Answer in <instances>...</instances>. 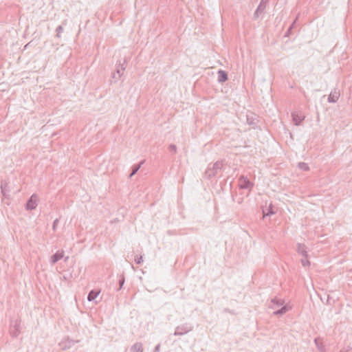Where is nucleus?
Instances as JSON below:
<instances>
[{
  "instance_id": "423d86ee",
  "label": "nucleus",
  "mask_w": 352,
  "mask_h": 352,
  "mask_svg": "<svg viewBox=\"0 0 352 352\" xmlns=\"http://www.w3.org/2000/svg\"><path fill=\"white\" fill-rule=\"evenodd\" d=\"M37 196L33 194L28 200L25 204V209L27 210H34L37 207Z\"/></svg>"
},
{
  "instance_id": "b1692460",
  "label": "nucleus",
  "mask_w": 352,
  "mask_h": 352,
  "mask_svg": "<svg viewBox=\"0 0 352 352\" xmlns=\"http://www.w3.org/2000/svg\"><path fill=\"white\" fill-rule=\"evenodd\" d=\"M124 282H125V277H124V274H122V275L120 276V278L118 280L119 288L118 290H120L122 288V287L124 284Z\"/></svg>"
},
{
  "instance_id": "2f4dec72",
  "label": "nucleus",
  "mask_w": 352,
  "mask_h": 352,
  "mask_svg": "<svg viewBox=\"0 0 352 352\" xmlns=\"http://www.w3.org/2000/svg\"><path fill=\"white\" fill-rule=\"evenodd\" d=\"M319 340H320V338H315V339H314V342H315V344H316V346H317L318 347H319V345H318Z\"/></svg>"
},
{
  "instance_id": "39448f33",
  "label": "nucleus",
  "mask_w": 352,
  "mask_h": 352,
  "mask_svg": "<svg viewBox=\"0 0 352 352\" xmlns=\"http://www.w3.org/2000/svg\"><path fill=\"white\" fill-rule=\"evenodd\" d=\"M126 63V60H124L123 63H121L120 61L116 69V72L112 74V78H114L116 81H117L123 74V72L125 70L124 65Z\"/></svg>"
},
{
  "instance_id": "f257e3e1",
  "label": "nucleus",
  "mask_w": 352,
  "mask_h": 352,
  "mask_svg": "<svg viewBox=\"0 0 352 352\" xmlns=\"http://www.w3.org/2000/svg\"><path fill=\"white\" fill-rule=\"evenodd\" d=\"M192 329V324L189 322H186L177 326L175 328L174 336H183L191 331Z\"/></svg>"
},
{
  "instance_id": "f8f14e48",
  "label": "nucleus",
  "mask_w": 352,
  "mask_h": 352,
  "mask_svg": "<svg viewBox=\"0 0 352 352\" xmlns=\"http://www.w3.org/2000/svg\"><path fill=\"white\" fill-rule=\"evenodd\" d=\"M1 193L4 197L7 198L10 196V187L8 183L6 181H1Z\"/></svg>"
},
{
  "instance_id": "1a4fd4ad",
  "label": "nucleus",
  "mask_w": 352,
  "mask_h": 352,
  "mask_svg": "<svg viewBox=\"0 0 352 352\" xmlns=\"http://www.w3.org/2000/svg\"><path fill=\"white\" fill-rule=\"evenodd\" d=\"M340 90H338V89H334L333 91H331L330 94L329 95L327 100L330 103H335L340 98Z\"/></svg>"
},
{
  "instance_id": "4be33fe9",
  "label": "nucleus",
  "mask_w": 352,
  "mask_h": 352,
  "mask_svg": "<svg viewBox=\"0 0 352 352\" xmlns=\"http://www.w3.org/2000/svg\"><path fill=\"white\" fill-rule=\"evenodd\" d=\"M206 176L208 179H211L213 177H215L217 175L216 172H214V170L213 169V167L208 166L205 172Z\"/></svg>"
},
{
  "instance_id": "c85d7f7f",
  "label": "nucleus",
  "mask_w": 352,
  "mask_h": 352,
  "mask_svg": "<svg viewBox=\"0 0 352 352\" xmlns=\"http://www.w3.org/2000/svg\"><path fill=\"white\" fill-rule=\"evenodd\" d=\"M170 152L175 153L177 152V146L175 144H170L168 147Z\"/></svg>"
},
{
  "instance_id": "5701e85b",
  "label": "nucleus",
  "mask_w": 352,
  "mask_h": 352,
  "mask_svg": "<svg viewBox=\"0 0 352 352\" xmlns=\"http://www.w3.org/2000/svg\"><path fill=\"white\" fill-rule=\"evenodd\" d=\"M298 167L302 170H304V171H307L309 170V165L305 163V162H299L298 164Z\"/></svg>"
},
{
  "instance_id": "c756f323",
  "label": "nucleus",
  "mask_w": 352,
  "mask_h": 352,
  "mask_svg": "<svg viewBox=\"0 0 352 352\" xmlns=\"http://www.w3.org/2000/svg\"><path fill=\"white\" fill-rule=\"evenodd\" d=\"M58 222H59L58 219H56L54 221L53 224H52V229H53V230H56V226H57Z\"/></svg>"
},
{
  "instance_id": "f3484780",
  "label": "nucleus",
  "mask_w": 352,
  "mask_h": 352,
  "mask_svg": "<svg viewBox=\"0 0 352 352\" xmlns=\"http://www.w3.org/2000/svg\"><path fill=\"white\" fill-rule=\"evenodd\" d=\"M144 160L140 161L138 164H133L131 167V173L129 175V177L131 178L133 175H135L137 172L140 170L141 166L144 164Z\"/></svg>"
},
{
  "instance_id": "4468645a",
  "label": "nucleus",
  "mask_w": 352,
  "mask_h": 352,
  "mask_svg": "<svg viewBox=\"0 0 352 352\" xmlns=\"http://www.w3.org/2000/svg\"><path fill=\"white\" fill-rule=\"evenodd\" d=\"M217 74H218V82H219L223 83L228 80V74L226 71L222 70V69H219Z\"/></svg>"
},
{
  "instance_id": "6ab92c4d",
  "label": "nucleus",
  "mask_w": 352,
  "mask_h": 352,
  "mask_svg": "<svg viewBox=\"0 0 352 352\" xmlns=\"http://www.w3.org/2000/svg\"><path fill=\"white\" fill-rule=\"evenodd\" d=\"M130 352H143L142 344L141 342L135 343L130 348Z\"/></svg>"
},
{
  "instance_id": "412c9836",
  "label": "nucleus",
  "mask_w": 352,
  "mask_h": 352,
  "mask_svg": "<svg viewBox=\"0 0 352 352\" xmlns=\"http://www.w3.org/2000/svg\"><path fill=\"white\" fill-rule=\"evenodd\" d=\"M214 172L218 175V173L222 170L223 166V163L222 161H217L212 166Z\"/></svg>"
},
{
  "instance_id": "ddd939ff",
  "label": "nucleus",
  "mask_w": 352,
  "mask_h": 352,
  "mask_svg": "<svg viewBox=\"0 0 352 352\" xmlns=\"http://www.w3.org/2000/svg\"><path fill=\"white\" fill-rule=\"evenodd\" d=\"M292 309V307L289 305L288 304L285 305L284 306L281 307L280 309H277L276 311L273 312V315L274 316H283L285 314H286L287 311Z\"/></svg>"
},
{
  "instance_id": "a211bd4d",
  "label": "nucleus",
  "mask_w": 352,
  "mask_h": 352,
  "mask_svg": "<svg viewBox=\"0 0 352 352\" xmlns=\"http://www.w3.org/2000/svg\"><path fill=\"white\" fill-rule=\"evenodd\" d=\"M247 122L253 128H256L257 126V123H258V120L254 116V115H252V116H248V115L247 116Z\"/></svg>"
},
{
  "instance_id": "dca6fc26",
  "label": "nucleus",
  "mask_w": 352,
  "mask_h": 352,
  "mask_svg": "<svg viewBox=\"0 0 352 352\" xmlns=\"http://www.w3.org/2000/svg\"><path fill=\"white\" fill-rule=\"evenodd\" d=\"M64 252L63 251L60 252L58 251L55 254H54L50 258V262L52 264H55L58 261H60L63 257Z\"/></svg>"
},
{
  "instance_id": "7c9ffc66",
  "label": "nucleus",
  "mask_w": 352,
  "mask_h": 352,
  "mask_svg": "<svg viewBox=\"0 0 352 352\" xmlns=\"http://www.w3.org/2000/svg\"><path fill=\"white\" fill-rule=\"evenodd\" d=\"M160 346H160V344H157L155 346V349H154V350H153V352H160Z\"/></svg>"
},
{
  "instance_id": "f03ea898",
  "label": "nucleus",
  "mask_w": 352,
  "mask_h": 352,
  "mask_svg": "<svg viewBox=\"0 0 352 352\" xmlns=\"http://www.w3.org/2000/svg\"><path fill=\"white\" fill-rule=\"evenodd\" d=\"M21 320L16 319L14 321L11 320L10 333L13 338H16L21 333Z\"/></svg>"
},
{
  "instance_id": "cd10ccee",
  "label": "nucleus",
  "mask_w": 352,
  "mask_h": 352,
  "mask_svg": "<svg viewBox=\"0 0 352 352\" xmlns=\"http://www.w3.org/2000/svg\"><path fill=\"white\" fill-rule=\"evenodd\" d=\"M142 261H143V258H142V256H136V257L135 258V262L138 265H140L142 263Z\"/></svg>"
},
{
  "instance_id": "393cba45",
  "label": "nucleus",
  "mask_w": 352,
  "mask_h": 352,
  "mask_svg": "<svg viewBox=\"0 0 352 352\" xmlns=\"http://www.w3.org/2000/svg\"><path fill=\"white\" fill-rule=\"evenodd\" d=\"M63 31H64L63 27L62 25H58L56 29V36L57 38H60L61 33H63Z\"/></svg>"
},
{
  "instance_id": "bb28decb",
  "label": "nucleus",
  "mask_w": 352,
  "mask_h": 352,
  "mask_svg": "<svg viewBox=\"0 0 352 352\" xmlns=\"http://www.w3.org/2000/svg\"><path fill=\"white\" fill-rule=\"evenodd\" d=\"M301 263L304 267H307L310 265V262L307 260V258H305L301 260Z\"/></svg>"
},
{
  "instance_id": "6e6552de",
  "label": "nucleus",
  "mask_w": 352,
  "mask_h": 352,
  "mask_svg": "<svg viewBox=\"0 0 352 352\" xmlns=\"http://www.w3.org/2000/svg\"><path fill=\"white\" fill-rule=\"evenodd\" d=\"M270 0H261L260 3L254 13V19H257L264 12Z\"/></svg>"
},
{
  "instance_id": "20e7f679",
  "label": "nucleus",
  "mask_w": 352,
  "mask_h": 352,
  "mask_svg": "<svg viewBox=\"0 0 352 352\" xmlns=\"http://www.w3.org/2000/svg\"><path fill=\"white\" fill-rule=\"evenodd\" d=\"M77 342H78V340H74L69 337H66L59 342V346L62 350H67L72 348Z\"/></svg>"
},
{
  "instance_id": "9d476101",
  "label": "nucleus",
  "mask_w": 352,
  "mask_h": 352,
  "mask_svg": "<svg viewBox=\"0 0 352 352\" xmlns=\"http://www.w3.org/2000/svg\"><path fill=\"white\" fill-rule=\"evenodd\" d=\"M285 300L283 299L278 298L276 297L272 298L271 305H269V308L274 309L279 307H283L285 305Z\"/></svg>"
},
{
  "instance_id": "473e14b6",
  "label": "nucleus",
  "mask_w": 352,
  "mask_h": 352,
  "mask_svg": "<svg viewBox=\"0 0 352 352\" xmlns=\"http://www.w3.org/2000/svg\"><path fill=\"white\" fill-rule=\"evenodd\" d=\"M242 201H243V198H239V199H238V201H237V202H238L239 204H241V203H242Z\"/></svg>"
},
{
  "instance_id": "aec40b11",
  "label": "nucleus",
  "mask_w": 352,
  "mask_h": 352,
  "mask_svg": "<svg viewBox=\"0 0 352 352\" xmlns=\"http://www.w3.org/2000/svg\"><path fill=\"white\" fill-rule=\"evenodd\" d=\"M99 293L100 292L96 289L91 290L88 294L87 300L90 302L94 300L98 296Z\"/></svg>"
},
{
  "instance_id": "2eb2a0df",
  "label": "nucleus",
  "mask_w": 352,
  "mask_h": 352,
  "mask_svg": "<svg viewBox=\"0 0 352 352\" xmlns=\"http://www.w3.org/2000/svg\"><path fill=\"white\" fill-rule=\"evenodd\" d=\"M296 250L298 253L301 254L304 258L308 257L307 248L305 244L298 243Z\"/></svg>"
},
{
  "instance_id": "9b49d317",
  "label": "nucleus",
  "mask_w": 352,
  "mask_h": 352,
  "mask_svg": "<svg viewBox=\"0 0 352 352\" xmlns=\"http://www.w3.org/2000/svg\"><path fill=\"white\" fill-rule=\"evenodd\" d=\"M292 117L293 122L295 125L298 126L301 124V122L305 120V116L299 113L298 112H293L292 113Z\"/></svg>"
},
{
  "instance_id": "a878e982",
  "label": "nucleus",
  "mask_w": 352,
  "mask_h": 352,
  "mask_svg": "<svg viewBox=\"0 0 352 352\" xmlns=\"http://www.w3.org/2000/svg\"><path fill=\"white\" fill-rule=\"evenodd\" d=\"M295 23H296V21H294L292 24L289 26V28H288V30H287V32H285V36H288L290 34H291V32H292V28L294 27L295 25Z\"/></svg>"
},
{
  "instance_id": "7ed1b4c3",
  "label": "nucleus",
  "mask_w": 352,
  "mask_h": 352,
  "mask_svg": "<svg viewBox=\"0 0 352 352\" xmlns=\"http://www.w3.org/2000/svg\"><path fill=\"white\" fill-rule=\"evenodd\" d=\"M239 186L241 189H248L250 191L254 186V184L247 177L241 175L239 179Z\"/></svg>"
},
{
  "instance_id": "0eeeda50",
  "label": "nucleus",
  "mask_w": 352,
  "mask_h": 352,
  "mask_svg": "<svg viewBox=\"0 0 352 352\" xmlns=\"http://www.w3.org/2000/svg\"><path fill=\"white\" fill-rule=\"evenodd\" d=\"M261 209L263 212V218H265V217H270L275 214L274 206L272 203H270L268 206L266 203L265 206H261Z\"/></svg>"
}]
</instances>
